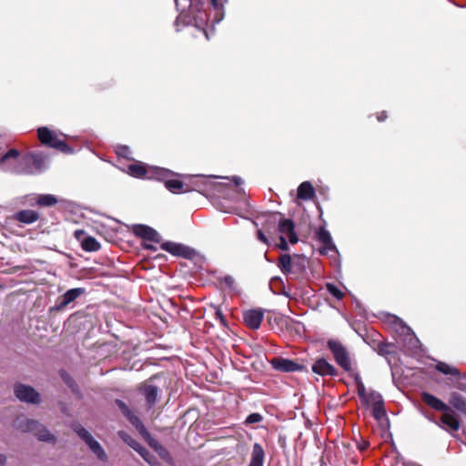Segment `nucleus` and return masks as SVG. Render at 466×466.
<instances>
[{
    "label": "nucleus",
    "mask_w": 466,
    "mask_h": 466,
    "mask_svg": "<svg viewBox=\"0 0 466 466\" xmlns=\"http://www.w3.org/2000/svg\"><path fill=\"white\" fill-rule=\"evenodd\" d=\"M161 248L176 256H186V247L174 242H165Z\"/></svg>",
    "instance_id": "24"
},
{
    "label": "nucleus",
    "mask_w": 466,
    "mask_h": 466,
    "mask_svg": "<svg viewBox=\"0 0 466 466\" xmlns=\"http://www.w3.org/2000/svg\"><path fill=\"white\" fill-rule=\"evenodd\" d=\"M143 392L147 404L149 405V407H152L156 403L157 399V388L153 385H146L143 387Z\"/></svg>",
    "instance_id": "25"
},
{
    "label": "nucleus",
    "mask_w": 466,
    "mask_h": 466,
    "mask_svg": "<svg viewBox=\"0 0 466 466\" xmlns=\"http://www.w3.org/2000/svg\"><path fill=\"white\" fill-rule=\"evenodd\" d=\"M279 267L283 273H289L291 271V257L288 254L281 255Z\"/></svg>",
    "instance_id": "28"
},
{
    "label": "nucleus",
    "mask_w": 466,
    "mask_h": 466,
    "mask_svg": "<svg viewBox=\"0 0 466 466\" xmlns=\"http://www.w3.org/2000/svg\"><path fill=\"white\" fill-rule=\"evenodd\" d=\"M257 238L261 241L263 242L264 244H268V239L267 238V237L265 236V234L260 230L258 229L257 231Z\"/></svg>",
    "instance_id": "43"
},
{
    "label": "nucleus",
    "mask_w": 466,
    "mask_h": 466,
    "mask_svg": "<svg viewBox=\"0 0 466 466\" xmlns=\"http://www.w3.org/2000/svg\"><path fill=\"white\" fill-rule=\"evenodd\" d=\"M311 370L314 373L322 377H334L337 376L338 373L336 368L323 358L316 360Z\"/></svg>",
    "instance_id": "9"
},
{
    "label": "nucleus",
    "mask_w": 466,
    "mask_h": 466,
    "mask_svg": "<svg viewBox=\"0 0 466 466\" xmlns=\"http://www.w3.org/2000/svg\"><path fill=\"white\" fill-rule=\"evenodd\" d=\"M177 5H178V0H175Z\"/></svg>",
    "instance_id": "56"
},
{
    "label": "nucleus",
    "mask_w": 466,
    "mask_h": 466,
    "mask_svg": "<svg viewBox=\"0 0 466 466\" xmlns=\"http://www.w3.org/2000/svg\"><path fill=\"white\" fill-rule=\"evenodd\" d=\"M265 452L259 443H255L252 448L249 466H263Z\"/></svg>",
    "instance_id": "18"
},
{
    "label": "nucleus",
    "mask_w": 466,
    "mask_h": 466,
    "mask_svg": "<svg viewBox=\"0 0 466 466\" xmlns=\"http://www.w3.org/2000/svg\"><path fill=\"white\" fill-rule=\"evenodd\" d=\"M455 387L458 390L466 391V384L464 382H462V381H457L456 384H455Z\"/></svg>",
    "instance_id": "48"
},
{
    "label": "nucleus",
    "mask_w": 466,
    "mask_h": 466,
    "mask_svg": "<svg viewBox=\"0 0 466 466\" xmlns=\"http://www.w3.org/2000/svg\"><path fill=\"white\" fill-rule=\"evenodd\" d=\"M127 173L137 178L161 180L170 175V170L158 167H147L142 162H137L127 167Z\"/></svg>",
    "instance_id": "2"
},
{
    "label": "nucleus",
    "mask_w": 466,
    "mask_h": 466,
    "mask_svg": "<svg viewBox=\"0 0 466 466\" xmlns=\"http://www.w3.org/2000/svg\"><path fill=\"white\" fill-rule=\"evenodd\" d=\"M133 232L137 237L144 239L154 241L158 243L160 241L159 234L152 228L146 225H135L133 227Z\"/></svg>",
    "instance_id": "13"
},
{
    "label": "nucleus",
    "mask_w": 466,
    "mask_h": 466,
    "mask_svg": "<svg viewBox=\"0 0 466 466\" xmlns=\"http://www.w3.org/2000/svg\"><path fill=\"white\" fill-rule=\"evenodd\" d=\"M216 315H217L218 319H219L222 323L225 322L224 315L220 310H217Z\"/></svg>",
    "instance_id": "50"
},
{
    "label": "nucleus",
    "mask_w": 466,
    "mask_h": 466,
    "mask_svg": "<svg viewBox=\"0 0 466 466\" xmlns=\"http://www.w3.org/2000/svg\"><path fill=\"white\" fill-rule=\"evenodd\" d=\"M449 402L459 412L466 415V398L458 392H451Z\"/></svg>",
    "instance_id": "21"
},
{
    "label": "nucleus",
    "mask_w": 466,
    "mask_h": 466,
    "mask_svg": "<svg viewBox=\"0 0 466 466\" xmlns=\"http://www.w3.org/2000/svg\"><path fill=\"white\" fill-rule=\"evenodd\" d=\"M15 394L21 401L29 403H39L40 395L34 388L23 384H19L15 389Z\"/></svg>",
    "instance_id": "7"
},
{
    "label": "nucleus",
    "mask_w": 466,
    "mask_h": 466,
    "mask_svg": "<svg viewBox=\"0 0 466 466\" xmlns=\"http://www.w3.org/2000/svg\"><path fill=\"white\" fill-rule=\"evenodd\" d=\"M279 231L280 236L287 237L289 243L296 244L299 240L295 232V225L289 218H282L279 222Z\"/></svg>",
    "instance_id": "10"
},
{
    "label": "nucleus",
    "mask_w": 466,
    "mask_h": 466,
    "mask_svg": "<svg viewBox=\"0 0 466 466\" xmlns=\"http://www.w3.org/2000/svg\"><path fill=\"white\" fill-rule=\"evenodd\" d=\"M224 284L230 289L235 290L236 289V282L233 277L231 276H225L223 279Z\"/></svg>",
    "instance_id": "38"
},
{
    "label": "nucleus",
    "mask_w": 466,
    "mask_h": 466,
    "mask_svg": "<svg viewBox=\"0 0 466 466\" xmlns=\"http://www.w3.org/2000/svg\"><path fill=\"white\" fill-rule=\"evenodd\" d=\"M391 348V344L381 342L378 344L377 351L380 355L386 356L392 352Z\"/></svg>",
    "instance_id": "32"
},
{
    "label": "nucleus",
    "mask_w": 466,
    "mask_h": 466,
    "mask_svg": "<svg viewBox=\"0 0 466 466\" xmlns=\"http://www.w3.org/2000/svg\"><path fill=\"white\" fill-rule=\"evenodd\" d=\"M57 202V198L54 195L50 194L39 195L36 200L37 205L41 207L55 206Z\"/></svg>",
    "instance_id": "27"
},
{
    "label": "nucleus",
    "mask_w": 466,
    "mask_h": 466,
    "mask_svg": "<svg viewBox=\"0 0 466 466\" xmlns=\"http://www.w3.org/2000/svg\"><path fill=\"white\" fill-rule=\"evenodd\" d=\"M280 244L279 248L282 250H287L289 248L288 242L286 240V238L283 236H280Z\"/></svg>",
    "instance_id": "45"
},
{
    "label": "nucleus",
    "mask_w": 466,
    "mask_h": 466,
    "mask_svg": "<svg viewBox=\"0 0 466 466\" xmlns=\"http://www.w3.org/2000/svg\"><path fill=\"white\" fill-rule=\"evenodd\" d=\"M363 405L370 407L377 405L383 401L382 396L375 390H364L363 394H359Z\"/></svg>",
    "instance_id": "16"
},
{
    "label": "nucleus",
    "mask_w": 466,
    "mask_h": 466,
    "mask_svg": "<svg viewBox=\"0 0 466 466\" xmlns=\"http://www.w3.org/2000/svg\"><path fill=\"white\" fill-rule=\"evenodd\" d=\"M213 7L216 10H220V8L223 7V2L222 0H210Z\"/></svg>",
    "instance_id": "46"
},
{
    "label": "nucleus",
    "mask_w": 466,
    "mask_h": 466,
    "mask_svg": "<svg viewBox=\"0 0 466 466\" xmlns=\"http://www.w3.org/2000/svg\"><path fill=\"white\" fill-rule=\"evenodd\" d=\"M127 418L129 420V421L137 429V431L141 434L147 433L146 427L144 426L143 422L139 420L138 417L134 415L132 412L129 416H127Z\"/></svg>",
    "instance_id": "30"
},
{
    "label": "nucleus",
    "mask_w": 466,
    "mask_h": 466,
    "mask_svg": "<svg viewBox=\"0 0 466 466\" xmlns=\"http://www.w3.org/2000/svg\"><path fill=\"white\" fill-rule=\"evenodd\" d=\"M84 293H85V289H82V288H76V289H68L61 297L58 304L56 305V309H62L66 308L68 304L75 301L77 298H79Z\"/></svg>",
    "instance_id": "15"
},
{
    "label": "nucleus",
    "mask_w": 466,
    "mask_h": 466,
    "mask_svg": "<svg viewBox=\"0 0 466 466\" xmlns=\"http://www.w3.org/2000/svg\"><path fill=\"white\" fill-rule=\"evenodd\" d=\"M318 240L322 244L320 253L329 254L330 251L337 252L329 232L325 228H319L317 231Z\"/></svg>",
    "instance_id": "11"
},
{
    "label": "nucleus",
    "mask_w": 466,
    "mask_h": 466,
    "mask_svg": "<svg viewBox=\"0 0 466 466\" xmlns=\"http://www.w3.org/2000/svg\"><path fill=\"white\" fill-rule=\"evenodd\" d=\"M263 318L264 314L259 309H250L243 315L246 325L253 329H258L260 327Z\"/></svg>",
    "instance_id": "14"
},
{
    "label": "nucleus",
    "mask_w": 466,
    "mask_h": 466,
    "mask_svg": "<svg viewBox=\"0 0 466 466\" xmlns=\"http://www.w3.org/2000/svg\"><path fill=\"white\" fill-rule=\"evenodd\" d=\"M134 450L137 453H139L142 458L145 456H147L148 452H149V451L147 448H145L144 446H142L140 443L137 447H134Z\"/></svg>",
    "instance_id": "41"
},
{
    "label": "nucleus",
    "mask_w": 466,
    "mask_h": 466,
    "mask_svg": "<svg viewBox=\"0 0 466 466\" xmlns=\"http://www.w3.org/2000/svg\"><path fill=\"white\" fill-rule=\"evenodd\" d=\"M116 154L120 157H126V158H128L129 157V155L131 153L130 149L127 146H119L117 147L116 148Z\"/></svg>",
    "instance_id": "36"
},
{
    "label": "nucleus",
    "mask_w": 466,
    "mask_h": 466,
    "mask_svg": "<svg viewBox=\"0 0 466 466\" xmlns=\"http://www.w3.org/2000/svg\"><path fill=\"white\" fill-rule=\"evenodd\" d=\"M403 328L406 329L408 332L410 331V328H408V327H403Z\"/></svg>",
    "instance_id": "55"
},
{
    "label": "nucleus",
    "mask_w": 466,
    "mask_h": 466,
    "mask_svg": "<svg viewBox=\"0 0 466 466\" xmlns=\"http://www.w3.org/2000/svg\"><path fill=\"white\" fill-rule=\"evenodd\" d=\"M327 290L337 299H341L344 296L343 292L334 284L328 283L326 285Z\"/></svg>",
    "instance_id": "31"
},
{
    "label": "nucleus",
    "mask_w": 466,
    "mask_h": 466,
    "mask_svg": "<svg viewBox=\"0 0 466 466\" xmlns=\"http://www.w3.org/2000/svg\"><path fill=\"white\" fill-rule=\"evenodd\" d=\"M263 420V417L260 413H251L249 414L246 420H245V424L247 425H249V424H253V423H258L260 421H262Z\"/></svg>",
    "instance_id": "33"
},
{
    "label": "nucleus",
    "mask_w": 466,
    "mask_h": 466,
    "mask_svg": "<svg viewBox=\"0 0 466 466\" xmlns=\"http://www.w3.org/2000/svg\"><path fill=\"white\" fill-rule=\"evenodd\" d=\"M120 437L126 443H127L133 449L134 447H137L139 444V442L135 441L132 437H130L128 434L125 432H120Z\"/></svg>",
    "instance_id": "34"
},
{
    "label": "nucleus",
    "mask_w": 466,
    "mask_h": 466,
    "mask_svg": "<svg viewBox=\"0 0 466 466\" xmlns=\"http://www.w3.org/2000/svg\"><path fill=\"white\" fill-rule=\"evenodd\" d=\"M134 450L137 453H139L142 458L145 456H147L148 452H149V451L147 448H145L144 446H142L140 443L137 447H134Z\"/></svg>",
    "instance_id": "42"
},
{
    "label": "nucleus",
    "mask_w": 466,
    "mask_h": 466,
    "mask_svg": "<svg viewBox=\"0 0 466 466\" xmlns=\"http://www.w3.org/2000/svg\"><path fill=\"white\" fill-rule=\"evenodd\" d=\"M328 348L332 352L335 361L346 371H352L351 360L347 349L338 340L329 339Z\"/></svg>",
    "instance_id": "4"
},
{
    "label": "nucleus",
    "mask_w": 466,
    "mask_h": 466,
    "mask_svg": "<svg viewBox=\"0 0 466 466\" xmlns=\"http://www.w3.org/2000/svg\"><path fill=\"white\" fill-rule=\"evenodd\" d=\"M5 462V458L0 454V466H3Z\"/></svg>",
    "instance_id": "53"
},
{
    "label": "nucleus",
    "mask_w": 466,
    "mask_h": 466,
    "mask_svg": "<svg viewBox=\"0 0 466 466\" xmlns=\"http://www.w3.org/2000/svg\"><path fill=\"white\" fill-rule=\"evenodd\" d=\"M74 431L88 445L90 450L100 461L106 460V454L104 449L82 425H75Z\"/></svg>",
    "instance_id": "6"
},
{
    "label": "nucleus",
    "mask_w": 466,
    "mask_h": 466,
    "mask_svg": "<svg viewBox=\"0 0 466 466\" xmlns=\"http://www.w3.org/2000/svg\"><path fill=\"white\" fill-rule=\"evenodd\" d=\"M116 402L126 417L130 415L131 410L128 409L125 402L119 400H116Z\"/></svg>",
    "instance_id": "40"
},
{
    "label": "nucleus",
    "mask_w": 466,
    "mask_h": 466,
    "mask_svg": "<svg viewBox=\"0 0 466 466\" xmlns=\"http://www.w3.org/2000/svg\"><path fill=\"white\" fill-rule=\"evenodd\" d=\"M17 427L23 431L33 432L42 441H52L55 439L46 427L34 420L25 419L20 421Z\"/></svg>",
    "instance_id": "5"
},
{
    "label": "nucleus",
    "mask_w": 466,
    "mask_h": 466,
    "mask_svg": "<svg viewBox=\"0 0 466 466\" xmlns=\"http://www.w3.org/2000/svg\"><path fill=\"white\" fill-rule=\"evenodd\" d=\"M38 139L43 145L56 148L63 153H72V148L59 137L47 127H39L37 130Z\"/></svg>",
    "instance_id": "3"
},
{
    "label": "nucleus",
    "mask_w": 466,
    "mask_h": 466,
    "mask_svg": "<svg viewBox=\"0 0 466 466\" xmlns=\"http://www.w3.org/2000/svg\"><path fill=\"white\" fill-rule=\"evenodd\" d=\"M420 397L426 405L437 411L445 412L450 410V407L444 401L427 391H422Z\"/></svg>",
    "instance_id": "12"
},
{
    "label": "nucleus",
    "mask_w": 466,
    "mask_h": 466,
    "mask_svg": "<svg viewBox=\"0 0 466 466\" xmlns=\"http://www.w3.org/2000/svg\"><path fill=\"white\" fill-rule=\"evenodd\" d=\"M354 380H355V382H356V385H357V391H358V395L359 394H363L364 393V390H366L362 380H361V378L360 376L358 374V373H355L354 374Z\"/></svg>",
    "instance_id": "35"
},
{
    "label": "nucleus",
    "mask_w": 466,
    "mask_h": 466,
    "mask_svg": "<svg viewBox=\"0 0 466 466\" xmlns=\"http://www.w3.org/2000/svg\"><path fill=\"white\" fill-rule=\"evenodd\" d=\"M367 447H368V442H363L362 444H360V445H359V449H360V451L365 450Z\"/></svg>",
    "instance_id": "52"
},
{
    "label": "nucleus",
    "mask_w": 466,
    "mask_h": 466,
    "mask_svg": "<svg viewBox=\"0 0 466 466\" xmlns=\"http://www.w3.org/2000/svg\"><path fill=\"white\" fill-rule=\"evenodd\" d=\"M171 175H172V172L170 171V175L164 179L165 180V187L170 192L177 194V193L188 191V187H187V185H185L180 180H178V179H168V177Z\"/></svg>",
    "instance_id": "19"
},
{
    "label": "nucleus",
    "mask_w": 466,
    "mask_h": 466,
    "mask_svg": "<svg viewBox=\"0 0 466 466\" xmlns=\"http://www.w3.org/2000/svg\"><path fill=\"white\" fill-rule=\"evenodd\" d=\"M61 377L62 379L64 380V381L68 384L70 387L73 386V380H71V378L69 377V375L67 373H66L65 371H63L61 373Z\"/></svg>",
    "instance_id": "44"
},
{
    "label": "nucleus",
    "mask_w": 466,
    "mask_h": 466,
    "mask_svg": "<svg viewBox=\"0 0 466 466\" xmlns=\"http://www.w3.org/2000/svg\"><path fill=\"white\" fill-rule=\"evenodd\" d=\"M435 369L444 375L456 377L459 379L466 377V376H461V372L459 371V370L456 367L449 365L442 361L437 362V364L435 365Z\"/></svg>",
    "instance_id": "22"
},
{
    "label": "nucleus",
    "mask_w": 466,
    "mask_h": 466,
    "mask_svg": "<svg viewBox=\"0 0 466 466\" xmlns=\"http://www.w3.org/2000/svg\"><path fill=\"white\" fill-rule=\"evenodd\" d=\"M232 180L234 181L235 185L238 187V186H240L243 184V180L241 177H233Z\"/></svg>",
    "instance_id": "49"
},
{
    "label": "nucleus",
    "mask_w": 466,
    "mask_h": 466,
    "mask_svg": "<svg viewBox=\"0 0 466 466\" xmlns=\"http://www.w3.org/2000/svg\"><path fill=\"white\" fill-rule=\"evenodd\" d=\"M11 161L14 162V166L6 168L15 174L34 175L41 173L47 167L46 156L42 152L28 153L19 157V152L16 149H10L2 157V163L6 165Z\"/></svg>",
    "instance_id": "1"
},
{
    "label": "nucleus",
    "mask_w": 466,
    "mask_h": 466,
    "mask_svg": "<svg viewBox=\"0 0 466 466\" xmlns=\"http://www.w3.org/2000/svg\"><path fill=\"white\" fill-rule=\"evenodd\" d=\"M153 446L156 449V451H158L159 455L163 459H165V460H169L170 459V456H169V453L167 452V451L165 448H163L160 444L156 443Z\"/></svg>",
    "instance_id": "37"
},
{
    "label": "nucleus",
    "mask_w": 466,
    "mask_h": 466,
    "mask_svg": "<svg viewBox=\"0 0 466 466\" xmlns=\"http://www.w3.org/2000/svg\"><path fill=\"white\" fill-rule=\"evenodd\" d=\"M372 415L377 420H380L381 419L386 417L384 401L372 406Z\"/></svg>",
    "instance_id": "29"
},
{
    "label": "nucleus",
    "mask_w": 466,
    "mask_h": 466,
    "mask_svg": "<svg viewBox=\"0 0 466 466\" xmlns=\"http://www.w3.org/2000/svg\"><path fill=\"white\" fill-rule=\"evenodd\" d=\"M143 459L150 465V466H160V463L158 462L157 459L148 452L147 456L143 457Z\"/></svg>",
    "instance_id": "39"
},
{
    "label": "nucleus",
    "mask_w": 466,
    "mask_h": 466,
    "mask_svg": "<svg viewBox=\"0 0 466 466\" xmlns=\"http://www.w3.org/2000/svg\"><path fill=\"white\" fill-rule=\"evenodd\" d=\"M272 367L279 371L283 372H293L301 370L303 369V366L288 359L284 358H273L270 361Z\"/></svg>",
    "instance_id": "8"
},
{
    "label": "nucleus",
    "mask_w": 466,
    "mask_h": 466,
    "mask_svg": "<svg viewBox=\"0 0 466 466\" xmlns=\"http://www.w3.org/2000/svg\"><path fill=\"white\" fill-rule=\"evenodd\" d=\"M81 247L85 251L94 252L100 248V244L93 237H86L81 240Z\"/></svg>",
    "instance_id": "26"
},
{
    "label": "nucleus",
    "mask_w": 466,
    "mask_h": 466,
    "mask_svg": "<svg viewBox=\"0 0 466 466\" xmlns=\"http://www.w3.org/2000/svg\"><path fill=\"white\" fill-rule=\"evenodd\" d=\"M378 120L379 121H383L384 119L387 118V114L385 112H381L378 116H377Z\"/></svg>",
    "instance_id": "51"
},
{
    "label": "nucleus",
    "mask_w": 466,
    "mask_h": 466,
    "mask_svg": "<svg viewBox=\"0 0 466 466\" xmlns=\"http://www.w3.org/2000/svg\"><path fill=\"white\" fill-rule=\"evenodd\" d=\"M85 236V231L81 229H77L75 231V237L77 240L81 241L83 240V237Z\"/></svg>",
    "instance_id": "47"
},
{
    "label": "nucleus",
    "mask_w": 466,
    "mask_h": 466,
    "mask_svg": "<svg viewBox=\"0 0 466 466\" xmlns=\"http://www.w3.org/2000/svg\"><path fill=\"white\" fill-rule=\"evenodd\" d=\"M14 218L25 224H32L39 218V215L35 210L25 209L16 212Z\"/></svg>",
    "instance_id": "17"
},
{
    "label": "nucleus",
    "mask_w": 466,
    "mask_h": 466,
    "mask_svg": "<svg viewBox=\"0 0 466 466\" xmlns=\"http://www.w3.org/2000/svg\"><path fill=\"white\" fill-rule=\"evenodd\" d=\"M410 340L413 347H416V345L419 343V340L417 339H411Z\"/></svg>",
    "instance_id": "54"
},
{
    "label": "nucleus",
    "mask_w": 466,
    "mask_h": 466,
    "mask_svg": "<svg viewBox=\"0 0 466 466\" xmlns=\"http://www.w3.org/2000/svg\"><path fill=\"white\" fill-rule=\"evenodd\" d=\"M450 411L451 410L449 411L443 412L442 416L441 417V421L450 430L454 431H458L460 428V422L457 418Z\"/></svg>",
    "instance_id": "23"
},
{
    "label": "nucleus",
    "mask_w": 466,
    "mask_h": 466,
    "mask_svg": "<svg viewBox=\"0 0 466 466\" xmlns=\"http://www.w3.org/2000/svg\"><path fill=\"white\" fill-rule=\"evenodd\" d=\"M315 197V189L310 182H302L298 187V198L302 200H310Z\"/></svg>",
    "instance_id": "20"
}]
</instances>
